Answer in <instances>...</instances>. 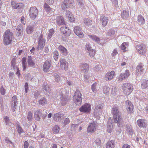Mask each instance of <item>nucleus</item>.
Segmentation results:
<instances>
[{
	"label": "nucleus",
	"instance_id": "1",
	"mask_svg": "<svg viewBox=\"0 0 148 148\" xmlns=\"http://www.w3.org/2000/svg\"><path fill=\"white\" fill-rule=\"evenodd\" d=\"M112 113L114 123L120 125L122 121V120L121 114L119 112L117 106H114L112 108Z\"/></svg>",
	"mask_w": 148,
	"mask_h": 148
},
{
	"label": "nucleus",
	"instance_id": "2",
	"mask_svg": "<svg viewBox=\"0 0 148 148\" xmlns=\"http://www.w3.org/2000/svg\"><path fill=\"white\" fill-rule=\"evenodd\" d=\"M121 87L124 93L127 95H130L131 93L134 89L132 85L127 82L123 84L122 85Z\"/></svg>",
	"mask_w": 148,
	"mask_h": 148
},
{
	"label": "nucleus",
	"instance_id": "3",
	"mask_svg": "<svg viewBox=\"0 0 148 148\" xmlns=\"http://www.w3.org/2000/svg\"><path fill=\"white\" fill-rule=\"evenodd\" d=\"M12 33L9 29L7 30L3 35V42L4 45H7L10 44L12 40Z\"/></svg>",
	"mask_w": 148,
	"mask_h": 148
},
{
	"label": "nucleus",
	"instance_id": "4",
	"mask_svg": "<svg viewBox=\"0 0 148 148\" xmlns=\"http://www.w3.org/2000/svg\"><path fill=\"white\" fill-rule=\"evenodd\" d=\"M74 5L75 3L73 0H64L62 3L61 7L63 10H65L67 8H74L75 7Z\"/></svg>",
	"mask_w": 148,
	"mask_h": 148
},
{
	"label": "nucleus",
	"instance_id": "5",
	"mask_svg": "<svg viewBox=\"0 0 148 148\" xmlns=\"http://www.w3.org/2000/svg\"><path fill=\"white\" fill-rule=\"evenodd\" d=\"M136 48L139 53L141 55H144L148 51V47L143 44L136 45Z\"/></svg>",
	"mask_w": 148,
	"mask_h": 148
},
{
	"label": "nucleus",
	"instance_id": "6",
	"mask_svg": "<svg viewBox=\"0 0 148 148\" xmlns=\"http://www.w3.org/2000/svg\"><path fill=\"white\" fill-rule=\"evenodd\" d=\"M82 94L80 92L77 90L75 92L73 96L74 102L77 105H81L82 103Z\"/></svg>",
	"mask_w": 148,
	"mask_h": 148
},
{
	"label": "nucleus",
	"instance_id": "7",
	"mask_svg": "<svg viewBox=\"0 0 148 148\" xmlns=\"http://www.w3.org/2000/svg\"><path fill=\"white\" fill-rule=\"evenodd\" d=\"M91 106L90 105L87 103L82 105L79 108V110L81 112L84 113H89L91 111Z\"/></svg>",
	"mask_w": 148,
	"mask_h": 148
},
{
	"label": "nucleus",
	"instance_id": "8",
	"mask_svg": "<svg viewBox=\"0 0 148 148\" xmlns=\"http://www.w3.org/2000/svg\"><path fill=\"white\" fill-rule=\"evenodd\" d=\"M130 75V72L129 70H125L124 72L121 73L118 77L119 82H122L124 80L127 79Z\"/></svg>",
	"mask_w": 148,
	"mask_h": 148
},
{
	"label": "nucleus",
	"instance_id": "9",
	"mask_svg": "<svg viewBox=\"0 0 148 148\" xmlns=\"http://www.w3.org/2000/svg\"><path fill=\"white\" fill-rule=\"evenodd\" d=\"M45 40L43 38L42 34H41L38 38V50H42L45 46Z\"/></svg>",
	"mask_w": 148,
	"mask_h": 148
},
{
	"label": "nucleus",
	"instance_id": "10",
	"mask_svg": "<svg viewBox=\"0 0 148 148\" xmlns=\"http://www.w3.org/2000/svg\"><path fill=\"white\" fill-rule=\"evenodd\" d=\"M29 14L31 18H35L38 14V10L36 7H31L29 10Z\"/></svg>",
	"mask_w": 148,
	"mask_h": 148
},
{
	"label": "nucleus",
	"instance_id": "11",
	"mask_svg": "<svg viewBox=\"0 0 148 148\" xmlns=\"http://www.w3.org/2000/svg\"><path fill=\"white\" fill-rule=\"evenodd\" d=\"M126 110L127 112L129 114H131L133 112V106L131 102L128 100L125 101Z\"/></svg>",
	"mask_w": 148,
	"mask_h": 148
},
{
	"label": "nucleus",
	"instance_id": "12",
	"mask_svg": "<svg viewBox=\"0 0 148 148\" xmlns=\"http://www.w3.org/2000/svg\"><path fill=\"white\" fill-rule=\"evenodd\" d=\"M115 75V72L114 71L108 72L105 75V80L106 81H110L114 78Z\"/></svg>",
	"mask_w": 148,
	"mask_h": 148
},
{
	"label": "nucleus",
	"instance_id": "13",
	"mask_svg": "<svg viewBox=\"0 0 148 148\" xmlns=\"http://www.w3.org/2000/svg\"><path fill=\"white\" fill-rule=\"evenodd\" d=\"M11 5L12 8L14 9L19 10L18 12H21L22 11L23 8V4L21 3H16L14 1L11 2Z\"/></svg>",
	"mask_w": 148,
	"mask_h": 148
},
{
	"label": "nucleus",
	"instance_id": "14",
	"mask_svg": "<svg viewBox=\"0 0 148 148\" xmlns=\"http://www.w3.org/2000/svg\"><path fill=\"white\" fill-rule=\"evenodd\" d=\"M74 31L75 34L79 37L83 38L84 36V34L82 32L81 29L79 26L75 27L74 29Z\"/></svg>",
	"mask_w": 148,
	"mask_h": 148
},
{
	"label": "nucleus",
	"instance_id": "15",
	"mask_svg": "<svg viewBox=\"0 0 148 148\" xmlns=\"http://www.w3.org/2000/svg\"><path fill=\"white\" fill-rule=\"evenodd\" d=\"M60 66L62 69L66 70L68 69V63L64 59H61L60 61Z\"/></svg>",
	"mask_w": 148,
	"mask_h": 148
},
{
	"label": "nucleus",
	"instance_id": "16",
	"mask_svg": "<svg viewBox=\"0 0 148 148\" xmlns=\"http://www.w3.org/2000/svg\"><path fill=\"white\" fill-rule=\"evenodd\" d=\"M61 32L64 34H65L66 36H69L70 35V30L66 26H63L60 28Z\"/></svg>",
	"mask_w": 148,
	"mask_h": 148
},
{
	"label": "nucleus",
	"instance_id": "17",
	"mask_svg": "<svg viewBox=\"0 0 148 148\" xmlns=\"http://www.w3.org/2000/svg\"><path fill=\"white\" fill-rule=\"evenodd\" d=\"M112 121L111 118H109L107 123V132L109 133L112 132L113 128V125L111 123Z\"/></svg>",
	"mask_w": 148,
	"mask_h": 148
},
{
	"label": "nucleus",
	"instance_id": "18",
	"mask_svg": "<svg viewBox=\"0 0 148 148\" xmlns=\"http://www.w3.org/2000/svg\"><path fill=\"white\" fill-rule=\"evenodd\" d=\"M96 129V125L94 123H90L88 126L87 132L88 133H92L94 132Z\"/></svg>",
	"mask_w": 148,
	"mask_h": 148
},
{
	"label": "nucleus",
	"instance_id": "19",
	"mask_svg": "<svg viewBox=\"0 0 148 148\" xmlns=\"http://www.w3.org/2000/svg\"><path fill=\"white\" fill-rule=\"evenodd\" d=\"M51 64L50 62L46 61L44 63L43 65V70L45 72L49 71L51 67Z\"/></svg>",
	"mask_w": 148,
	"mask_h": 148
},
{
	"label": "nucleus",
	"instance_id": "20",
	"mask_svg": "<svg viewBox=\"0 0 148 148\" xmlns=\"http://www.w3.org/2000/svg\"><path fill=\"white\" fill-rule=\"evenodd\" d=\"M81 71L82 73H87L89 69V66L88 64L86 63L81 64Z\"/></svg>",
	"mask_w": 148,
	"mask_h": 148
},
{
	"label": "nucleus",
	"instance_id": "21",
	"mask_svg": "<svg viewBox=\"0 0 148 148\" xmlns=\"http://www.w3.org/2000/svg\"><path fill=\"white\" fill-rule=\"evenodd\" d=\"M12 104L11 108L12 111L14 112L15 110V107L17 102V98L16 96H14L12 97Z\"/></svg>",
	"mask_w": 148,
	"mask_h": 148
},
{
	"label": "nucleus",
	"instance_id": "22",
	"mask_svg": "<svg viewBox=\"0 0 148 148\" xmlns=\"http://www.w3.org/2000/svg\"><path fill=\"white\" fill-rule=\"evenodd\" d=\"M138 125L140 127L145 128L147 125L145 122V120L144 119H139L136 122Z\"/></svg>",
	"mask_w": 148,
	"mask_h": 148
},
{
	"label": "nucleus",
	"instance_id": "23",
	"mask_svg": "<svg viewBox=\"0 0 148 148\" xmlns=\"http://www.w3.org/2000/svg\"><path fill=\"white\" fill-rule=\"evenodd\" d=\"M41 115V112L39 110H36L34 112V117L37 121H39L40 120Z\"/></svg>",
	"mask_w": 148,
	"mask_h": 148
},
{
	"label": "nucleus",
	"instance_id": "24",
	"mask_svg": "<svg viewBox=\"0 0 148 148\" xmlns=\"http://www.w3.org/2000/svg\"><path fill=\"white\" fill-rule=\"evenodd\" d=\"M144 70V69L143 67V64L140 63L137 66L136 68V72L138 74H141Z\"/></svg>",
	"mask_w": 148,
	"mask_h": 148
},
{
	"label": "nucleus",
	"instance_id": "25",
	"mask_svg": "<svg viewBox=\"0 0 148 148\" xmlns=\"http://www.w3.org/2000/svg\"><path fill=\"white\" fill-rule=\"evenodd\" d=\"M27 63L29 66L32 67H34L35 63L32 60V58L31 56H28L27 58Z\"/></svg>",
	"mask_w": 148,
	"mask_h": 148
},
{
	"label": "nucleus",
	"instance_id": "26",
	"mask_svg": "<svg viewBox=\"0 0 148 148\" xmlns=\"http://www.w3.org/2000/svg\"><path fill=\"white\" fill-rule=\"evenodd\" d=\"M44 7L45 10L48 13H52L54 12V10L53 9L51 8L50 6L47 3H45L44 5Z\"/></svg>",
	"mask_w": 148,
	"mask_h": 148
},
{
	"label": "nucleus",
	"instance_id": "27",
	"mask_svg": "<svg viewBox=\"0 0 148 148\" xmlns=\"http://www.w3.org/2000/svg\"><path fill=\"white\" fill-rule=\"evenodd\" d=\"M23 27L21 25H19L16 29V31L17 32L16 35L18 36H21L23 32Z\"/></svg>",
	"mask_w": 148,
	"mask_h": 148
},
{
	"label": "nucleus",
	"instance_id": "28",
	"mask_svg": "<svg viewBox=\"0 0 148 148\" xmlns=\"http://www.w3.org/2000/svg\"><path fill=\"white\" fill-rule=\"evenodd\" d=\"M114 142L113 140L109 141L106 145V148H114Z\"/></svg>",
	"mask_w": 148,
	"mask_h": 148
},
{
	"label": "nucleus",
	"instance_id": "29",
	"mask_svg": "<svg viewBox=\"0 0 148 148\" xmlns=\"http://www.w3.org/2000/svg\"><path fill=\"white\" fill-rule=\"evenodd\" d=\"M58 49L61 52L63 55H66L67 54V49L62 45H60L58 47Z\"/></svg>",
	"mask_w": 148,
	"mask_h": 148
},
{
	"label": "nucleus",
	"instance_id": "30",
	"mask_svg": "<svg viewBox=\"0 0 148 148\" xmlns=\"http://www.w3.org/2000/svg\"><path fill=\"white\" fill-rule=\"evenodd\" d=\"M53 119L56 121H60L61 120V114L60 113L55 114L53 115Z\"/></svg>",
	"mask_w": 148,
	"mask_h": 148
},
{
	"label": "nucleus",
	"instance_id": "31",
	"mask_svg": "<svg viewBox=\"0 0 148 148\" xmlns=\"http://www.w3.org/2000/svg\"><path fill=\"white\" fill-rule=\"evenodd\" d=\"M141 87L143 89H145L148 87V80H143L141 84Z\"/></svg>",
	"mask_w": 148,
	"mask_h": 148
},
{
	"label": "nucleus",
	"instance_id": "32",
	"mask_svg": "<svg viewBox=\"0 0 148 148\" xmlns=\"http://www.w3.org/2000/svg\"><path fill=\"white\" fill-rule=\"evenodd\" d=\"M129 15V13L126 10H123L121 13V17L123 18H127L128 17Z\"/></svg>",
	"mask_w": 148,
	"mask_h": 148
},
{
	"label": "nucleus",
	"instance_id": "33",
	"mask_svg": "<svg viewBox=\"0 0 148 148\" xmlns=\"http://www.w3.org/2000/svg\"><path fill=\"white\" fill-rule=\"evenodd\" d=\"M128 46V43L127 42H124L122 43L121 45V49L123 51V52L126 51V48Z\"/></svg>",
	"mask_w": 148,
	"mask_h": 148
},
{
	"label": "nucleus",
	"instance_id": "34",
	"mask_svg": "<svg viewBox=\"0 0 148 148\" xmlns=\"http://www.w3.org/2000/svg\"><path fill=\"white\" fill-rule=\"evenodd\" d=\"M42 89L47 92H49L50 91V88L47 83L45 82L43 84Z\"/></svg>",
	"mask_w": 148,
	"mask_h": 148
},
{
	"label": "nucleus",
	"instance_id": "35",
	"mask_svg": "<svg viewBox=\"0 0 148 148\" xmlns=\"http://www.w3.org/2000/svg\"><path fill=\"white\" fill-rule=\"evenodd\" d=\"M16 128L19 134H21L23 132V130L21 127L19 123H17L16 124Z\"/></svg>",
	"mask_w": 148,
	"mask_h": 148
},
{
	"label": "nucleus",
	"instance_id": "36",
	"mask_svg": "<svg viewBox=\"0 0 148 148\" xmlns=\"http://www.w3.org/2000/svg\"><path fill=\"white\" fill-rule=\"evenodd\" d=\"M33 27L32 26H29L27 27L26 29V32L29 34H31L33 32Z\"/></svg>",
	"mask_w": 148,
	"mask_h": 148
},
{
	"label": "nucleus",
	"instance_id": "37",
	"mask_svg": "<svg viewBox=\"0 0 148 148\" xmlns=\"http://www.w3.org/2000/svg\"><path fill=\"white\" fill-rule=\"evenodd\" d=\"M26 58L25 57H23L22 58L21 60L22 67L23 68V69L24 71L25 70L26 68Z\"/></svg>",
	"mask_w": 148,
	"mask_h": 148
},
{
	"label": "nucleus",
	"instance_id": "38",
	"mask_svg": "<svg viewBox=\"0 0 148 148\" xmlns=\"http://www.w3.org/2000/svg\"><path fill=\"white\" fill-rule=\"evenodd\" d=\"M40 105H44L47 103V101L45 97L42 98L38 101Z\"/></svg>",
	"mask_w": 148,
	"mask_h": 148
},
{
	"label": "nucleus",
	"instance_id": "39",
	"mask_svg": "<svg viewBox=\"0 0 148 148\" xmlns=\"http://www.w3.org/2000/svg\"><path fill=\"white\" fill-rule=\"evenodd\" d=\"M52 130L54 134H57L59 132L60 127L58 125H56L54 126Z\"/></svg>",
	"mask_w": 148,
	"mask_h": 148
},
{
	"label": "nucleus",
	"instance_id": "40",
	"mask_svg": "<svg viewBox=\"0 0 148 148\" xmlns=\"http://www.w3.org/2000/svg\"><path fill=\"white\" fill-rule=\"evenodd\" d=\"M93 40L97 42H99L100 41V39L98 37L95 36H89Z\"/></svg>",
	"mask_w": 148,
	"mask_h": 148
},
{
	"label": "nucleus",
	"instance_id": "41",
	"mask_svg": "<svg viewBox=\"0 0 148 148\" xmlns=\"http://www.w3.org/2000/svg\"><path fill=\"white\" fill-rule=\"evenodd\" d=\"M57 24L59 25H65L64 19H58L57 21Z\"/></svg>",
	"mask_w": 148,
	"mask_h": 148
},
{
	"label": "nucleus",
	"instance_id": "42",
	"mask_svg": "<svg viewBox=\"0 0 148 148\" xmlns=\"http://www.w3.org/2000/svg\"><path fill=\"white\" fill-rule=\"evenodd\" d=\"M54 33V30L53 29H50L49 31L48 38L49 39L52 37Z\"/></svg>",
	"mask_w": 148,
	"mask_h": 148
},
{
	"label": "nucleus",
	"instance_id": "43",
	"mask_svg": "<svg viewBox=\"0 0 148 148\" xmlns=\"http://www.w3.org/2000/svg\"><path fill=\"white\" fill-rule=\"evenodd\" d=\"M61 99V103L62 106H64L67 103L68 101V99L67 98H62L61 97H60Z\"/></svg>",
	"mask_w": 148,
	"mask_h": 148
},
{
	"label": "nucleus",
	"instance_id": "44",
	"mask_svg": "<svg viewBox=\"0 0 148 148\" xmlns=\"http://www.w3.org/2000/svg\"><path fill=\"white\" fill-rule=\"evenodd\" d=\"M65 16L68 18H73L72 14L69 10L66 11V12Z\"/></svg>",
	"mask_w": 148,
	"mask_h": 148
},
{
	"label": "nucleus",
	"instance_id": "45",
	"mask_svg": "<svg viewBox=\"0 0 148 148\" xmlns=\"http://www.w3.org/2000/svg\"><path fill=\"white\" fill-rule=\"evenodd\" d=\"M110 90V88L109 86H106L103 87V91L105 94L108 93Z\"/></svg>",
	"mask_w": 148,
	"mask_h": 148
},
{
	"label": "nucleus",
	"instance_id": "46",
	"mask_svg": "<svg viewBox=\"0 0 148 148\" xmlns=\"http://www.w3.org/2000/svg\"><path fill=\"white\" fill-rule=\"evenodd\" d=\"M33 118V114L32 113L30 112L29 111L27 115V119L28 120L30 121Z\"/></svg>",
	"mask_w": 148,
	"mask_h": 148
},
{
	"label": "nucleus",
	"instance_id": "47",
	"mask_svg": "<svg viewBox=\"0 0 148 148\" xmlns=\"http://www.w3.org/2000/svg\"><path fill=\"white\" fill-rule=\"evenodd\" d=\"M92 22V21L90 19H85L84 21V24L88 26L91 25Z\"/></svg>",
	"mask_w": 148,
	"mask_h": 148
},
{
	"label": "nucleus",
	"instance_id": "48",
	"mask_svg": "<svg viewBox=\"0 0 148 148\" xmlns=\"http://www.w3.org/2000/svg\"><path fill=\"white\" fill-rule=\"evenodd\" d=\"M88 52L89 53L90 56L91 57H92L94 56L95 55V51L94 49H90V50Z\"/></svg>",
	"mask_w": 148,
	"mask_h": 148
},
{
	"label": "nucleus",
	"instance_id": "49",
	"mask_svg": "<svg viewBox=\"0 0 148 148\" xmlns=\"http://www.w3.org/2000/svg\"><path fill=\"white\" fill-rule=\"evenodd\" d=\"M16 58H14L12 59L11 61V66H12L14 69H15L17 67H16L15 66L16 64V61L15 60Z\"/></svg>",
	"mask_w": 148,
	"mask_h": 148
},
{
	"label": "nucleus",
	"instance_id": "50",
	"mask_svg": "<svg viewBox=\"0 0 148 148\" xmlns=\"http://www.w3.org/2000/svg\"><path fill=\"white\" fill-rule=\"evenodd\" d=\"M53 57L55 60H57L58 57V52L57 51H55L53 52Z\"/></svg>",
	"mask_w": 148,
	"mask_h": 148
},
{
	"label": "nucleus",
	"instance_id": "51",
	"mask_svg": "<svg viewBox=\"0 0 148 148\" xmlns=\"http://www.w3.org/2000/svg\"><path fill=\"white\" fill-rule=\"evenodd\" d=\"M102 109V107L101 106L97 105L96 106L95 109L94 111L95 112H97L101 111Z\"/></svg>",
	"mask_w": 148,
	"mask_h": 148
},
{
	"label": "nucleus",
	"instance_id": "52",
	"mask_svg": "<svg viewBox=\"0 0 148 148\" xmlns=\"http://www.w3.org/2000/svg\"><path fill=\"white\" fill-rule=\"evenodd\" d=\"M108 19H102L101 21L103 25L106 26L107 24Z\"/></svg>",
	"mask_w": 148,
	"mask_h": 148
},
{
	"label": "nucleus",
	"instance_id": "53",
	"mask_svg": "<svg viewBox=\"0 0 148 148\" xmlns=\"http://www.w3.org/2000/svg\"><path fill=\"white\" fill-rule=\"evenodd\" d=\"M91 47L90 46V45L89 43H86V46H85V49L86 50H87V51H89L91 49Z\"/></svg>",
	"mask_w": 148,
	"mask_h": 148
},
{
	"label": "nucleus",
	"instance_id": "54",
	"mask_svg": "<svg viewBox=\"0 0 148 148\" xmlns=\"http://www.w3.org/2000/svg\"><path fill=\"white\" fill-rule=\"evenodd\" d=\"M1 94L2 95H4L5 93V90L4 89L3 86H2L0 88Z\"/></svg>",
	"mask_w": 148,
	"mask_h": 148
},
{
	"label": "nucleus",
	"instance_id": "55",
	"mask_svg": "<svg viewBox=\"0 0 148 148\" xmlns=\"http://www.w3.org/2000/svg\"><path fill=\"white\" fill-rule=\"evenodd\" d=\"M70 122V121L69 118H67L65 119L63 122V124L64 125H66Z\"/></svg>",
	"mask_w": 148,
	"mask_h": 148
},
{
	"label": "nucleus",
	"instance_id": "56",
	"mask_svg": "<svg viewBox=\"0 0 148 148\" xmlns=\"http://www.w3.org/2000/svg\"><path fill=\"white\" fill-rule=\"evenodd\" d=\"M113 4L114 6V7L116 8H117L119 7V6L118 5V1L117 0H113Z\"/></svg>",
	"mask_w": 148,
	"mask_h": 148
},
{
	"label": "nucleus",
	"instance_id": "57",
	"mask_svg": "<svg viewBox=\"0 0 148 148\" xmlns=\"http://www.w3.org/2000/svg\"><path fill=\"white\" fill-rule=\"evenodd\" d=\"M117 92V89L116 87L112 88V94L114 95H115Z\"/></svg>",
	"mask_w": 148,
	"mask_h": 148
},
{
	"label": "nucleus",
	"instance_id": "58",
	"mask_svg": "<svg viewBox=\"0 0 148 148\" xmlns=\"http://www.w3.org/2000/svg\"><path fill=\"white\" fill-rule=\"evenodd\" d=\"M118 51L116 49H114L112 51V56H114L118 53Z\"/></svg>",
	"mask_w": 148,
	"mask_h": 148
},
{
	"label": "nucleus",
	"instance_id": "59",
	"mask_svg": "<svg viewBox=\"0 0 148 148\" xmlns=\"http://www.w3.org/2000/svg\"><path fill=\"white\" fill-rule=\"evenodd\" d=\"M55 81L57 82H59L60 81V77L58 75L56 74L55 75Z\"/></svg>",
	"mask_w": 148,
	"mask_h": 148
},
{
	"label": "nucleus",
	"instance_id": "60",
	"mask_svg": "<svg viewBox=\"0 0 148 148\" xmlns=\"http://www.w3.org/2000/svg\"><path fill=\"white\" fill-rule=\"evenodd\" d=\"M96 84H93L91 86V89L92 91L93 92H95L96 91Z\"/></svg>",
	"mask_w": 148,
	"mask_h": 148
},
{
	"label": "nucleus",
	"instance_id": "61",
	"mask_svg": "<svg viewBox=\"0 0 148 148\" xmlns=\"http://www.w3.org/2000/svg\"><path fill=\"white\" fill-rule=\"evenodd\" d=\"M77 4L78 5L79 7L81 8H82L84 6V4L83 2V1L77 2Z\"/></svg>",
	"mask_w": 148,
	"mask_h": 148
},
{
	"label": "nucleus",
	"instance_id": "62",
	"mask_svg": "<svg viewBox=\"0 0 148 148\" xmlns=\"http://www.w3.org/2000/svg\"><path fill=\"white\" fill-rule=\"evenodd\" d=\"M28 83L27 82L25 83V91L26 93H27V91H28Z\"/></svg>",
	"mask_w": 148,
	"mask_h": 148
},
{
	"label": "nucleus",
	"instance_id": "63",
	"mask_svg": "<svg viewBox=\"0 0 148 148\" xmlns=\"http://www.w3.org/2000/svg\"><path fill=\"white\" fill-rule=\"evenodd\" d=\"M23 146L24 148H28L29 146V144L27 142L25 141L24 142Z\"/></svg>",
	"mask_w": 148,
	"mask_h": 148
},
{
	"label": "nucleus",
	"instance_id": "64",
	"mask_svg": "<svg viewBox=\"0 0 148 148\" xmlns=\"http://www.w3.org/2000/svg\"><path fill=\"white\" fill-rule=\"evenodd\" d=\"M130 146L129 145L125 144L123 145L122 148H130Z\"/></svg>",
	"mask_w": 148,
	"mask_h": 148
}]
</instances>
